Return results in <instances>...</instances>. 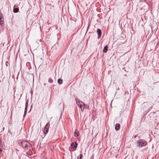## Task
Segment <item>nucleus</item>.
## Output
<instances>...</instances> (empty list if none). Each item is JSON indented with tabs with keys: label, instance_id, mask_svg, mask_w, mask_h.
Instances as JSON below:
<instances>
[{
	"label": "nucleus",
	"instance_id": "a211bd4d",
	"mask_svg": "<svg viewBox=\"0 0 159 159\" xmlns=\"http://www.w3.org/2000/svg\"><path fill=\"white\" fill-rule=\"evenodd\" d=\"M27 112V109H25V112H24V116H23L24 117L25 116L26 113Z\"/></svg>",
	"mask_w": 159,
	"mask_h": 159
},
{
	"label": "nucleus",
	"instance_id": "f8f14e48",
	"mask_svg": "<svg viewBox=\"0 0 159 159\" xmlns=\"http://www.w3.org/2000/svg\"><path fill=\"white\" fill-rule=\"evenodd\" d=\"M28 101V100H27L26 102L25 109H27Z\"/></svg>",
	"mask_w": 159,
	"mask_h": 159
},
{
	"label": "nucleus",
	"instance_id": "4be33fe9",
	"mask_svg": "<svg viewBox=\"0 0 159 159\" xmlns=\"http://www.w3.org/2000/svg\"><path fill=\"white\" fill-rule=\"evenodd\" d=\"M8 132L9 133H11V131L10 130H9V131H8Z\"/></svg>",
	"mask_w": 159,
	"mask_h": 159
},
{
	"label": "nucleus",
	"instance_id": "f03ea898",
	"mask_svg": "<svg viewBox=\"0 0 159 159\" xmlns=\"http://www.w3.org/2000/svg\"><path fill=\"white\" fill-rule=\"evenodd\" d=\"M147 144V142L143 140L140 139L137 142V145L140 147L146 146Z\"/></svg>",
	"mask_w": 159,
	"mask_h": 159
},
{
	"label": "nucleus",
	"instance_id": "dca6fc26",
	"mask_svg": "<svg viewBox=\"0 0 159 159\" xmlns=\"http://www.w3.org/2000/svg\"><path fill=\"white\" fill-rule=\"evenodd\" d=\"M3 143H2V140H0V148H2V147Z\"/></svg>",
	"mask_w": 159,
	"mask_h": 159
},
{
	"label": "nucleus",
	"instance_id": "6e6552de",
	"mask_svg": "<svg viewBox=\"0 0 159 159\" xmlns=\"http://www.w3.org/2000/svg\"><path fill=\"white\" fill-rule=\"evenodd\" d=\"M120 128V125L119 124H117L115 126V129L117 130H118Z\"/></svg>",
	"mask_w": 159,
	"mask_h": 159
},
{
	"label": "nucleus",
	"instance_id": "f3484780",
	"mask_svg": "<svg viewBox=\"0 0 159 159\" xmlns=\"http://www.w3.org/2000/svg\"><path fill=\"white\" fill-rule=\"evenodd\" d=\"M76 103L77 104V105H78V106H79L80 105V101H77L76 100Z\"/></svg>",
	"mask_w": 159,
	"mask_h": 159
},
{
	"label": "nucleus",
	"instance_id": "423d86ee",
	"mask_svg": "<svg viewBox=\"0 0 159 159\" xmlns=\"http://www.w3.org/2000/svg\"><path fill=\"white\" fill-rule=\"evenodd\" d=\"M97 32L98 35V39L101 37L102 34V32L99 29H98L97 30Z\"/></svg>",
	"mask_w": 159,
	"mask_h": 159
},
{
	"label": "nucleus",
	"instance_id": "ddd939ff",
	"mask_svg": "<svg viewBox=\"0 0 159 159\" xmlns=\"http://www.w3.org/2000/svg\"><path fill=\"white\" fill-rule=\"evenodd\" d=\"M83 155L81 154H80L79 156L77 157V159H81Z\"/></svg>",
	"mask_w": 159,
	"mask_h": 159
},
{
	"label": "nucleus",
	"instance_id": "1a4fd4ad",
	"mask_svg": "<svg viewBox=\"0 0 159 159\" xmlns=\"http://www.w3.org/2000/svg\"><path fill=\"white\" fill-rule=\"evenodd\" d=\"M79 107L81 108V110L82 111H83L84 109V105H81L80 104V105L79 106Z\"/></svg>",
	"mask_w": 159,
	"mask_h": 159
},
{
	"label": "nucleus",
	"instance_id": "9d476101",
	"mask_svg": "<svg viewBox=\"0 0 159 159\" xmlns=\"http://www.w3.org/2000/svg\"><path fill=\"white\" fill-rule=\"evenodd\" d=\"M19 10V9L18 8H14L13 11L14 13H17L18 11Z\"/></svg>",
	"mask_w": 159,
	"mask_h": 159
},
{
	"label": "nucleus",
	"instance_id": "9b49d317",
	"mask_svg": "<svg viewBox=\"0 0 159 159\" xmlns=\"http://www.w3.org/2000/svg\"><path fill=\"white\" fill-rule=\"evenodd\" d=\"M57 82H58V83L59 84H62V80H61L60 79H59L58 80Z\"/></svg>",
	"mask_w": 159,
	"mask_h": 159
},
{
	"label": "nucleus",
	"instance_id": "2eb2a0df",
	"mask_svg": "<svg viewBox=\"0 0 159 159\" xmlns=\"http://www.w3.org/2000/svg\"><path fill=\"white\" fill-rule=\"evenodd\" d=\"M48 82L50 83H52L53 82V81L51 78H49L48 79Z\"/></svg>",
	"mask_w": 159,
	"mask_h": 159
},
{
	"label": "nucleus",
	"instance_id": "4468645a",
	"mask_svg": "<svg viewBox=\"0 0 159 159\" xmlns=\"http://www.w3.org/2000/svg\"><path fill=\"white\" fill-rule=\"evenodd\" d=\"M77 132H78L77 131V130H75L74 132V133H75L74 136L75 137H77L78 136V135L77 134Z\"/></svg>",
	"mask_w": 159,
	"mask_h": 159
},
{
	"label": "nucleus",
	"instance_id": "0eeeda50",
	"mask_svg": "<svg viewBox=\"0 0 159 159\" xmlns=\"http://www.w3.org/2000/svg\"><path fill=\"white\" fill-rule=\"evenodd\" d=\"M108 46L107 45H106L103 49L102 51L104 53H106L107 51Z\"/></svg>",
	"mask_w": 159,
	"mask_h": 159
},
{
	"label": "nucleus",
	"instance_id": "39448f33",
	"mask_svg": "<svg viewBox=\"0 0 159 159\" xmlns=\"http://www.w3.org/2000/svg\"><path fill=\"white\" fill-rule=\"evenodd\" d=\"M72 148H76L77 146V143L76 142H72L71 145Z\"/></svg>",
	"mask_w": 159,
	"mask_h": 159
},
{
	"label": "nucleus",
	"instance_id": "f257e3e1",
	"mask_svg": "<svg viewBox=\"0 0 159 159\" xmlns=\"http://www.w3.org/2000/svg\"><path fill=\"white\" fill-rule=\"evenodd\" d=\"M21 145L23 148L28 149L30 146V144L28 141L25 140L21 142Z\"/></svg>",
	"mask_w": 159,
	"mask_h": 159
},
{
	"label": "nucleus",
	"instance_id": "6ab92c4d",
	"mask_svg": "<svg viewBox=\"0 0 159 159\" xmlns=\"http://www.w3.org/2000/svg\"><path fill=\"white\" fill-rule=\"evenodd\" d=\"M80 104L81 105H84V104L83 102H81L80 103Z\"/></svg>",
	"mask_w": 159,
	"mask_h": 159
},
{
	"label": "nucleus",
	"instance_id": "20e7f679",
	"mask_svg": "<svg viewBox=\"0 0 159 159\" xmlns=\"http://www.w3.org/2000/svg\"><path fill=\"white\" fill-rule=\"evenodd\" d=\"M4 22L3 16L2 14L0 12V25H2Z\"/></svg>",
	"mask_w": 159,
	"mask_h": 159
},
{
	"label": "nucleus",
	"instance_id": "412c9836",
	"mask_svg": "<svg viewBox=\"0 0 159 159\" xmlns=\"http://www.w3.org/2000/svg\"><path fill=\"white\" fill-rule=\"evenodd\" d=\"M2 148H0V151L1 152L2 151Z\"/></svg>",
	"mask_w": 159,
	"mask_h": 159
},
{
	"label": "nucleus",
	"instance_id": "aec40b11",
	"mask_svg": "<svg viewBox=\"0 0 159 159\" xmlns=\"http://www.w3.org/2000/svg\"><path fill=\"white\" fill-rule=\"evenodd\" d=\"M137 137V135H135L134 136V138H136Z\"/></svg>",
	"mask_w": 159,
	"mask_h": 159
},
{
	"label": "nucleus",
	"instance_id": "5701e85b",
	"mask_svg": "<svg viewBox=\"0 0 159 159\" xmlns=\"http://www.w3.org/2000/svg\"><path fill=\"white\" fill-rule=\"evenodd\" d=\"M46 159V158H43V159Z\"/></svg>",
	"mask_w": 159,
	"mask_h": 159
},
{
	"label": "nucleus",
	"instance_id": "7ed1b4c3",
	"mask_svg": "<svg viewBox=\"0 0 159 159\" xmlns=\"http://www.w3.org/2000/svg\"><path fill=\"white\" fill-rule=\"evenodd\" d=\"M49 126L50 123H47L45 125L44 129L45 134H47L48 133Z\"/></svg>",
	"mask_w": 159,
	"mask_h": 159
}]
</instances>
